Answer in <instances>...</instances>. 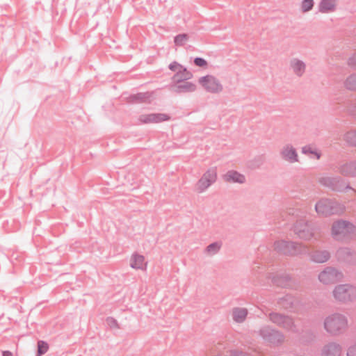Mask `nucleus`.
I'll return each mask as SVG.
<instances>
[{"mask_svg": "<svg viewBox=\"0 0 356 356\" xmlns=\"http://www.w3.org/2000/svg\"><path fill=\"white\" fill-rule=\"evenodd\" d=\"M302 153L307 155H314L317 159H320L321 153L311 145H305L302 148Z\"/></svg>", "mask_w": 356, "mask_h": 356, "instance_id": "32", "label": "nucleus"}, {"mask_svg": "<svg viewBox=\"0 0 356 356\" xmlns=\"http://www.w3.org/2000/svg\"><path fill=\"white\" fill-rule=\"evenodd\" d=\"M347 64L352 69L356 70V52L348 58Z\"/></svg>", "mask_w": 356, "mask_h": 356, "instance_id": "36", "label": "nucleus"}, {"mask_svg": "<svg viewBox=\"0 0 356 356\" xmlns=\"http://www.w3.org/2000/svg\"><path fill=\"white\" fill-rule=\"evenodd\" d=\"M343 86L346 90L356 92V72L346 77L343 82Z\"/></svg>", "mask_w": 356, "mask_h": 356, "instance_id": "28", "label": "nucleus"}, {"mask_svg": "<svg viewBox=\"0 0 356 356\" xmlns=\"http://www.w3.org/2000/svg\"><path fill=\"white\" fill-rule=\"evenodd\" d=\"M49 350V345L44 341H38V356H42Z\"/></svg>", "mask_w": 356, "mask_h": 356, "instance_id": "33", "label": "nucleus"}, {"mask_svg": "<svg viewBox=\"0 0 356 356\" xmlns=\"http://www.w3.org/2000/svg\"><path fill=\"white\" fill-rule=\"evenodd\" d=\"M337 3V0H321L318 5V10L322 13L334 12Z\"/></svg>", "mask_w": 356, "mask_h": 356, "instance_id": "25", "label": "nucleus"}, {"mask_svg": "<svg viewBox=\"0 0 356 356\" xmlns=\"http://www.w3.org/2000/svg\"><path fill=\"white\" fill-rule=\"evenodd\" d=\"M269 319L273 323L287 331L293 333L299 332L293 319L291 316L277 312H271L269 314Z\"/></svg>", "mask_w": 356, "mask_h": 356, "instance_id": "6", "label": "nucleus"}, {"mask_svg": "<svg viewBox=\"0 0 356 356\" xmlns=\"http://www.w3.org/2000/svg\"><path fill=\"white\" fill-rule=\"evenodd\" d=\"M344 209L345 207L343 204L332 199L323 198L315 205L316 213L321 216L340 214Z\"/></svg>", "mask_w": 356, "mask_h": 356, "instance_id": "3", "label": "nucleus"}, {"mask_svg": "<svg viewBox=\"0 0 356 356\" xmlns=\"http://www.w3.org/2000/svg\"><path fill=\"white\" fill-rule=\"evenodd\" d=\"M274 250L279 254L286 256L307 254L309 248L301 243L284 240L277 241L273 245Z\"/></svg>", "mask_w": 356, "mask_h": 356, "instance_id": "2", "label": "nucleus"}, {"mask_svg": "<svg viewBox=\"0 0 356 356\" xmlns=\"http://www.w3.org/2000/svg\"><path fill=\"white\" fill-rule=\"evenodd\" d=\"M338 261L346 263H353L356 261V252L348 248H339L336 253Z\"/></svg>", "mask_w": 356, "mask_h": 356, "instance_id": "17", "label": "nucleus"}, {"mask_svg": "<svg viewBox=\"0 0 356 356\" xmlns=\"http://www.w3.org/2000/svg\"><path fill=\"white\" fill-rule=\"evenodd\" d=\"M343 278V274L342 272L331 266L325 268L318 275V280L326 285L340 282Z\"/></svg>", "mask_w": 356, "mask_h": 356, "instance_id": "8", "label": "nucleus"}, {"mask_svg": "<svg viewBox=\"0 0 356 356\" xmlns=\"http://www.w3.org/2000/svg\"><path fill=\"white\" fill-rule=\"evenodd\" d=\"M170 120V116L165 113H149L139 116L138 120L143 124L159 123Z\"/></svg>", "mask_w": 356, "mask_h": 356, "instance_id": "13", "label": "nucleus"}, {"mask_svg": "<svg viewBox=\"0 0 356 356\" xmlns=\"http://www.w3.org/2000/svg\"><path fill=\"white\" fill-rule=\"evenodd\" d=\"M222 245V242L220 241H216L209 244L204 249V254L209 256H213L216 254L220 251Z\"/></svg>", "mask_w": 356, "mask_h": 356, "instance_id": "30", "label": "nucleus"}, {"mask_svg": "<svg viewBox=\"0 0 356 356\" xmlns=\"http://www.w3.org/2000/svg\"><path fill=\"white\" fill-rule=\"evenodd\" d=\"M311 260L315 263H325L330 258V254L327 250H316L310 254Z\"/></svg>", "mask_w": 356, "mask_h": 356, "instance_id": "22", "label": "nucleus"}, {"mask_svg": "<svg viewBox=\"0 0 356 356\" xmlns=\"http://www.w3.org/2000/svg\"><path fill=\"white\" fill-rule=\"evenodd\" d=\"M259 333L264 340L273 344H281L284 340L282 332L270 326H264L259 330Z\"/></svg>", "mask_w": 356, "mask_h": 356, "instance_id": "11", "label": "nucleus"}, {"mask_svg": "<svg viewBox=\"0 0 356 356\" xmlns=\"http://www.w3.org/2000/svg\"><path fill=\"white\" fill-rule=\"evenodd\" d=\"M223 179L226 182L243 184L245 182V177L236 170H229L223 175Z\"/></svg>", "mask_w": 356, "mask_h": 356, "instance_id": "19", "label": "nucleus"}, {"mask_svg": "<svg viewBox=\"0 0 356 356\" xmlns=\"http://www.w3.org/2000/svg\"><path fill=\"white\" fill-rule=\"evenodd\" d=\"M280 156L282 159L290 163L298 161V155L295 147L291 144L284 145L280 150Z\"/></svg>", "mask_w": 356, "mask_h": 356, "instance_id": "14", "label": "nucleus"}, {"mask_svg": "<svg viewBox=\"0 0 356 356\" xmlns=\"http://www.w3.org/2000/svg\"><path fill=\"white\" fill-rule=\"evenodd\" d=\"M319 183L332 191L341 192L346 189H351L354 191L355 189L349 185L345 186L344 180L339 176L337 177H322L318 179Z\"/></svg>", "mask_w": 356, "mask_h": 356, "instance_id": "7", "label": "nucleus"}, {"mask_svg": "<svg viewBox=\"0 0 356 356\" xmlns=\"http://www.w3.org/2000/svg\"><path fill=\"white\" fill-rule=\"evenodd\" d=\"M182 67L183 66L176 61H173L169 65V69L174 72H177L179 70L182 69Z\"/></svg>", "mask_w": 356, "mask_h": 356, "instance_id": "37", "label": "nucleus"}, {"mask_svg": "<svg viewBox=\"0 0 356 356\" xmlns=\"http://www.w3.org/2000/svg\"><path fill=\"white\" fill-rule=\"evenodd\" d=\"M192 74L188 71L185 67L179 70L176 74L172 76V81L175 83H179L184 81L188 80L192 77Z\"/></svg>", "mask_w": 356, "mask_h": 356, "instance_id": "26", "label": "nucleus"}, {"mask_svg": "<svg viewBox=\"0 0 356 356\" xmlns=\"http://www.w3.org/2000/svg\"><path fill=\"white\" fill-rule=\"evenodd\" d=\"M338 172L345 177H355V160L346 162L338 167Z\"/></svg>", "mask_w": 356, "mask_h": 356, "instance_id": "20", "label": "nucleus"}, {"mask_svg": "<svg viewBox=\"0 0 356 356\" xmlns=\"http://www.w3.org/2000/svg\"><path fill=\"white\" fill-rule=\"evenodd\" d=\"M341 346L336 342H330L323 347L321 356H341Z\"/></svg>", "mask_w": 356, "mask_h": 356, "instance_id": "16", "label": "nucleus"}, {"mask_svg": "<svg viewBox=\"0 0 356 356\" xmlns=\"http://www.w3.org/2000/svg\"><path fill=\"white\" fill-rule=\"evenodd\" d=\"M3 356H13V353L8 350L3 351Z\"/></svg>", "mask_w": 356, "mask_h": 356, "instance_id": "41", "label": "nucleus"}, {"mask_svg": "<svg viewBox=\"0 0 356 356\" xmlns=\"http://www.w3.org/2000/svg\"><path fill=\"white\" fill-rule=\"evenodd\" d=\"M355 177H356V160H355Z\"/></svg>", "mask_w": 356, "mask_h": 356, "instance_id": "43", "label": "nucleus"}, {"mask_svg": "<svg viewBox=\"0 0 356 356\" xmlns=\"http://www.w3.org/2000/svg\"><path fill=\"white\" fill-rule=\"evenodd\" d=\"M233 321L237 323H243L248 314V311L243 307H234L232 311Z\"/></svg>", "mask_w": 356, "mask_h": 356, "instance_id": "23", "label": "nucleus"}, {"mask_svg": "<svg viewBox=\"0 0 356 356\" xmlns=\"http://www.w3.org/2000/svg\"><path fill=\"white\" fill-rule=\"evenodd\" d=\"M152 97V92H138L131 97L133 101L136 103L149 102Z\"/></svg>", "mask_w": 356, "mask_h": 356, "instance_id": "29", "label": "nucleus"}, {"mask_svg": "<svg viewBox=\"0 0 356 356\" xmlns=\"http://www.w3.org/2000/svg\"><path fill=\"white\" fill-rule=\"evenodd\" d=\"M296 302V298L291 295H286L278 301L280 306L286 310H291Z\"/></svg>", "mask_w": 356, "mask_h": 356, "instance_id": "27", "label": "nucleus"}, {"mask_svg": "<svg viewBox=\"0 0 356 356\" xmlns=\"http://www.w3.org/2000/svg\"><path fill=\"white\" fill-rule=\"evenodd\" d=\"M194 63L199 67H204L207 65V61L202 58H195L194 60Z\"/></svg>", "mask_w": 356, "mask_h": 356, "instance_id": "38", "label": "nucleus"}, {"mask_svg": "<svg viewBox=\"0 0 356 356\" xmlns=\"http://www.w3.org/2000/svg\"><path fill=\"white\" fill-rule=\"evenodd\" d=\"M188 35L186 33L179 34L174 38V42L177 46H183L188 40Z\"/></svg>", "mask_w": 356, "mask_h": 356, "instance_id": "34", "label": "nucleus"}, {"mask_svg": "<svg viewBox=\"0 0 356 356\" xmlns=\"http://www.w3.org/2000/svg\"><path fill=\"white\" fill-rule=\"evenodd\" d=\"M352 115H356V105L349 110Z\"/></svg>", "mask_w": 356, "mask_h": 356, "instance_id": "42", "label": "nucleus"}, {"mask_svg": "<svg viewBox=\"0 0 356 356\" xmlns=\"http://www.w3.org/2000/svg\"><path fill=\"white\" fill-rule=\"evenodd\" d=\"M173 87V90L177 93H186L192 92L196 90V86L193 83L184 81L179 83H175Z\"/></svg>", "mask_w": 356, "mask_h": 356, "instance_id": "21", "label": "nucleus"}, {"mask_svg": "<svg viewBox=\"0 0 356 356\" xmlns=\"http://www.w3.org/2000/svg\"><path fill=\"white\" fill-rule=\"evenodd\" d=\"M199 83L208 92L218 94L222 91L223 86L220 81L212 75L202 76L198 80Z\"/></svg>", "mask_w": 356, "mask_h": 356, "instance_id": "10", "label": "nucleus"}, {"mask_svg": "<svg viewBox=\"0 0 356 356\" xmlns=\"http://www.w3.org/2000/svg\"><path fill=\"white\" fill-rule=\"evenodd\" d=\"M332 293L338 302H353L356 299V286L348 284H339L334 287Z\"/></svg>", "mask_w": 356, "mask_h": 356, "instance_id": "5", "label": "nucleus"}, {"mask_svg": "<svg viewBox=\"0 0 356 356\" xmlns=\"http://www.w3.org/2000/svg\"><path fill=\"white\" fill-rule=\"evenodd\" d=\"M356 233V227L346 220H339L332 225V234L338 241H343Z\"/></svg>", "mask_w": 356, "mask_h": 356, "instance_id": "4", "label": "nucleus"}, {"mask_svg": "<svg viewBox=\"0 0 356 356\" xmlns=\"http://www.w3.org/2000/svg\"><path fill=\"white\" fill-rule=\"evenodd\" d=\"M291 278L288 274L276 275L272 277V282L280 287L286 288L291 285Z\"/></svg>", "mask_w": 356, "mask_h": 356, "instance_id": "24", "label": "nucleus"}, {"mask_svg": "<svg viewBox=\"0 0 356 356\" xmlns=\"http://www.w3.org/2000/svg\"><path fill=\"white\" fill-rule=\"evenodd\" d=\"M314 0H302L301 2V10L302 13L310 11L314 7Z\"/></svg>", "mask_w": 356, "mask_h": 356, "instance_id": "35", "label": "nucleus"}, {"mask_svg": "<svg viewBox=\"0 0 356 356\" xmlns=\"http://www.w3.org/2000/svg\"><path fill=\"white\" fill-rule=\"evenodd\" d=\"M107 322L111 327L119 328L118 323L115 318L109 317L107 318Z\"/></svg>", "mask_w": 356, "mask_h": 356, "instance_id": "39", "label": "nucleus"}, {"mask_svg": "<svg viewBox=\"0 0 356 356\" xmlns=\"http://www.w3.org/2000/svg\"><path fill=\"white\" fill-rule=\"evenodd\" d=\"M348 327L347 317L340 313L331 314L324 320V328L332 336H338L344 333Z\"/></svg>", "mask_w": 356, "mask_h": 356, "instance_id": "1", "label": "nucleus"}, {"mask_svg": "<svg viewBox=\"0 0 356 356\" xmlns=\"http://www.w3.org/2000/svg\"><path fill=\"white\" fill-rule=\"evenodd\" d=\"M293 232L300 239L305 241L312 239L314 236V228L305 220H300L296 222Z\"/></svg>", "mask_w": 356, "mask_h": 356, "instance_id": "12", "label": "nucleus"}, {"mask_svg": "<svg viewBox=\"0 0 356 356\" xmlns=\"http://www.w3.org/2000/svg\"><path fill=\"white\" fill-rule=\"evenodd\" d=\"M347 356H356V345H353L348 349Z\"/></svg>", "mask_w": 356, "mask_h": 356, "instance_id": "40", "label": "nucleus"}, {"mask_svg": "<svg viewBox=\"0 0 356 356\" xmlns=\"http://www.w3.org/2000/svg\"><path fill=\"white\" fill-rule=\"evenodd\" d=\"M217 180V168L212 167L209 168L198 180L196 184V190L201 193L204 192L209 187Z\"/></svg>", "mask_w": 356, "mask_h": 356, "instance_id": "9", "label": "nucleus"}, {"mask_svg": "<svg viewBox=\"0 0 356 356\" xmlns=\"http://www.w3.org/2000/svg\"><path fill=\"white\" fill-rule=\"evenodd\" d=\"M344 140L350 145L356 147V130H350L344 135Z\"/></svg>", "mask_w": 356, "mask_h": 356, "instance_id": "31", "label": "nucleus"}, {"mask_svg": "<svg viewBox=\"0 0 356 356\" xmlns=\"http://www.w3.org/2000/svg\"><path fill=\"white\" fill-rule=\"evenodd\" d=\"M147 263L145 261V257L136 252L132 254L130 259V266L136 270H145Z\"/></svg>", "mask_w": 356, "mask_h": 356, "instance_id": "18", "label": "nucleus"}, {"mask_svg": "<svg viewBox=\"0 0 356 356\" xmlns=\"http://www.w3.org/2000/svg\"><path fill=\"white\" fill-rule=\"evenodd\" d=\"M289 69L298 77H302L306 72V63L298 58H292L289 61Z\"/></svg>", "mask_w": 356, "mask_h": 356, "instance_id": "15", "label": "nucleus"}]
</instances>
